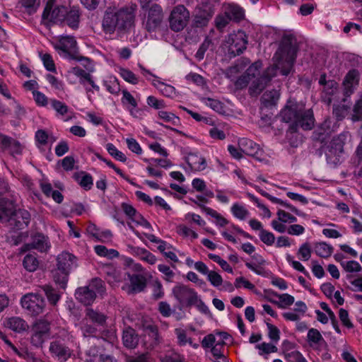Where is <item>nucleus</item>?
Listing matches in <instances>:
<instances>
[{"instance_id":"1","label":"nucleus","mask_w":362,"mask_h":362,"mask_svg":"<svg viewBox=\"0 0 362 362\" xmlns=\"http://www.w3.org/2000/svg\"><path fill=\"white\" fill-rule=\"evenodd\" d=\"M298 51V45L296 36L292 33H285L273 57L274 65L268 67L259 77L251 81L250 94H259L276 76L277 69L280 70L282 75H288L296 62Z\"/></svg>"},{"instance_id":"2","label":"nucleus","mask_w":362,"mask_h":362,"mask_svg":"<svg viewBox=\"0 0 362 362\" xmlns=\"http://www.w3.org/2000/svg\"><path fill=\"white\" fill-rule=\"evenodd\" d=\"M136 5L123 7L117 11L107 10L103 19V28L106 33L112 34L115 30L124 31L129 29L134 22V11Z\"/></svg>"},{"instance_id":"3","label":"nucleus","mask_w":362,"mask_h":362,"mask_svg":"<svg viewBox=\"0 0 362 362\" xmlns=\"http://www.w3.org/2000/svg\"><path fill=\"white\" fill-rule=\"evenodd\" d=\"M0 221L6 223L10 230L16 231L25 228L30 221V214L25 209H15L13 201L0 199Z\"/></svg>"},{"instance_id":"4","label":"nucleus","mask_w":362,"mask_h":362,"mask_svg":"<svg viewBox=\"0 0 362 362\" xmlns=\"http://www.w3.org/2000/svg\"><path fill=\"white\" fill-rule=\"evenodd\" d=\"M105 291L104 284L101 279H93L88 286L76 289L75 296L78 300L85 305L91 304L97 294H102Z\"/></svg>"},{"instance_id":"5","label":"nucleus","mask_w":362,"mask_h":362,"mask_svg":"<svg viewBox=\"0 0 362 362\" xmlns=\"http://www.w3.org/2000/svg\"><path fill=\"white\" fill-rule=\"evenodd\" d=\"M225 44L228 47L230 57H235L246 49L247 37L245 32L238 30L237 33L229 34L226 37Z\"/></svg>"},{"instance_id":"6","label":"nucleus","mask_w":362,"mask_h":362,"mask_svg":"<svg viewBox=\"0 0 362 362\" xmlns=\"http://www.w3.org/2000/svg\"><path fill=\"white\" fill-rule=\"evenodd\" d=\"M190 14L183 5H177L173 8L169 16L170 28L175 32L182 30L188 23Z\"/></svg>"},{"instance_id":"7","label":"nucleus","mask_w":362,"mask_h":362,"mask_svg":"<svg viewBox=\"0 0 362 362\" xmlns=\"http://www.w3.org/2000/svg\"><path fill=\"white\" fill-rule=\"evenodd\" d=\"M66 14V7L64 6H54L53 0H49L42 13V19L53 23H63Z\"/></svg>"},{"instance_id":"8","label":"nucleus","mask_w":362,"mask_h":362,"mask_svg":"<svg viewBox=\"0 0 362 362\" xmlns=\"http://www.w3.org/2000/svg\"><path fill=\"white\" fill-rule=\"evenodd\" d=\"M21 303L32 315H38L42 313L45 302L42 297L35 293H28L23 296Z\"/></svg>"},{"instance_id":"9","label":"nucleus","mask_w":362,"mask_h":362,"mask_svg":"<svg viewBox=\"0 0 362 362\" xmlns=\"http://www.w3.org/2000/svg\"><path fill=\"white\" fill-rule=\"evenodd\" d=\"M51 245L47 236L40 233L31 235V242L24 244L20 249V253H25L31 250H37L40 252H47Z\"/></svg>"},{"instance_id":"10","label":"nucleus","mask_w":362,"mask_h":362,"mask_svg":"<svg viewBox=\"0 0 362 362\" xmlns=\"http://www.w3.org/2000/svg\"><path fill=\"white\" fill-rule=\"evenodd\" d=\"M173 292L181 306L192 305L197 301V293L186 286H177L173 288Z\"/></svg>"},{"instance_id":"11","label":"nucleus","mask_w":362,"mask_h":362,"mask_svg":"<svg viewBox=\"0 0 362 362\" xmlns=\"http://www.w3.org/2000/svg\"><path fill=\"white\" fill-rule=\"evenodd\" d=\"M344 151V141L338 136L333 138L325 149L328 163L337 164L340 161V156Z\"/></svg>"},{"instance_id":"12","label":"nucleus","mask_w":362,"mask_h":362,"mask_svg":"<svg viewBox=\"0 0 362 362\" xmlns=\"http://www.w3.org/2000/svg\"><path fill=\"white\" fill-rule=\"evenodd\" d=\"M163 14L160 6L153 4L148 10V15L146 21V28L148 32L156 30L163 21Z\"/></svg>"},{"instance_id":"13","label":"nucleus","mask_w":362,"mask_h":362,"mask_svg":"<svg viewBox=\"0 0 362 362\" xmlns=\"http://www.w3.org/2000/svg\"><path fill=\"white\" fill-rule=\"evenodd\" d=\"M238 145L240 148V151L243 153L252 156L259 161L264 160L262 158L263 151L260 149L259 145L253 141L243 138L239 140Z\"/></svg>"},{"instance_id":"14","label":"nucleus","mask_w":362,"mask_h":362,"mask_svg":"<svg viewBox=\"0 0 362 362\" xmlns=\"http://www.w3.org/2000/svg\"><path fill=\"white\" fill-rule=\"evenodd\" d=\"M230 336L226 332H216L205 336L202 341V346L206 350L218 346H226Z\"/></svg>"},{"instance_id":"15","label":"nucleus","mask_w":362,"mask_h":362,"mask_svg":"<svg viewBox=\"0 0 362 362\" xmlns=\"http://www.w3.org/2000/svg\"><path fill=\"white\" fill-rule=\"evenodd\" d=\"M359 74L356 69L350 70L346 75L343 81V95L342 100L346 101V98L349 97L354 91V89L358 84Z\"/></svg>"},{"instance_id":"16","label":"nucleus","mask_w":362,"mask_h":362,"mask_svg":"<svg viewBox=\"0 0 362 362\" xmlns=\"http://www.w3.org/2000/svg\"><path fill=\"white\" fill-rule=\"evenodd\" d=\"M49 324L46 321H39L35 323L31 338V341L35 346H40L48 337Z\"/></svg>"},{"instance_id":"17","label":"nucleus","mask_w":362,"mask_h":362,"mask_svg":"<svg viewBox=\"0 0 362 362\" xmlns=\"http://www.w3.org/2000/svg\"><path fill=\"white\" fill-rule=\"evenodd\" d=\"M262 66V62H255L248 67L244 75L241 76L236 81V86L240 88H245L253 79L259 75V69Z\"/></svg>"},{"instance_id":"18","label":"nucleus","mask_w":362,"mask_h":362,"mask_svg":"<svg viewBox=\"0 0 362 362\" xmlns=\"http://www.w3.org/2000/svg\"><path fill=\"white\" fill-rule=\"evenodd\" d=\"M306 341L308 346L315 351H321L327 343L320 332L315 328H310L307 333Z\"/></svg>"},{"instance_id":"19","label":"nucleus","mask_w":362,"mask_h":362,"mask_svg":"<svg viewBox=\"0 0 362 362\" xmlns=\"http://www.w3.org/2000/svg\"><path fill=\"white\" fill-rule=\"evenodd\" d=\"M57 266L62 272H69L77 268L76 257L69 252H62L57 257Z\"/></svg>"},{"instance_id":"20","label":"nucleus","mask_w":362,"mask_h":362,"mask_svg":"<svg viewBox=\"0 0 362 362\" xmlns=\"http://www.w3.org/2000/svg\"><path fill=\"white\" fill-rule=\"evenodd\" d=\"M0 149L8 151L11 155L21 154V146L17 140L0 134Z\"/></svg>"},{"instance_id":"21","label":"nucleus","mask_w":362,"mask_h":362,"mask_svg":"<svg viewBox=\"0 0 362 362\" xmlns=\"http://www.w3.org/2000/svg\"><path fill=\"white\" fill-rule=\"evenodd\" d=\"M2 325L15 332H22L28 328L27 322L20 317H9L2 320Z\"/></svg>"},{"instance_id":"22","label":"nucleus","mask_w":362,"mask_h":362,"mask_svg":"<svg viewBox=\"0 0 362 362\" xmlns=\"http://www.w3.org/2000/svg\"><path fill=\"white\" fill-rule=\"evenodd\" d=\"M301 110V107H300L296 104H293L291 105H286L280 112L279 117L281 120L284 122H293L296 124L298 117H299V113Z\"/></svg>"},{"instance_id":"23","label":"nucleus","mask_w":362,"mask_h":362,"mask_svg":"<svg viewBox=\"0 0 362 362\" xmlns=\"http://www.w3.org/2000/svg\"><path fill=\"white\" fill-rule=\"evenodd\" d=\"M297 119L296 126L300 127L305 130H310L314 125V117L313 112L310 110H304L301 108Z\"/></svg>"},{"instance_id":"24","label":"nucleus","mask_w":362,"mask_h":362,"mask_svg":"<svg viewBox=\"0 0 362 362\" xmlns=\"http://www.w3.org/2000/svg\"><path fill=\"white\" fill-rule=\"evenodd\" d=\"M85 362H117L112 357L99 352L96 347L90 348L86 354Z\"/></svg>"},{"instance_id":"25","label":"nucleus","mask_w":362,"mask_h":362,"mask_svg":"<svg viewBox=\"0 0 362 362\" xmlns=\"http://www.w3.org/2000/svg\"><path fill=\"white\" fill-rule=\"evenodd\" d=\"M64 16L65 19L63 23H66L73 29H77L78 28L81 16V13L78 8L76 7H72L69 9L66 7V14Z\"/></svg>"},{"instance_id":"26","label":"nucleus","mask_w":362,"mask_h":362,"mask_svg":"<svg viewBox=\"0 0 362 362\" xmlns=\"http://www.w3.org/2000/svg\"><path fill=\"white\" fill-rule=\"evenodd\" d=\"M329 120H325L313 132L312 138L315 141L320 142L325 141L331 133Z\"/></svg>"},{"instance_id":"27","label":"nucleus","mask_w":362,"mask_h":362,"mask_svg":"<svg viewBox=\"0 0 362 362\" xmlns=\"http://www.w3.org/2000/svg\"><path fill=\"white\" fill-rule=\"evenodd\" d=\"M212 17V14L204 10H199L194 16L192 20V26L198 28H203L207 26L209 21Z\"/></svg>"},{"instance_id":"28","label":"nucleus","mask_w":362,"mask_h":362,"mask_svg":"<svg viewBox=\"0 0 362 362\" xmlns=\"http://www.w3.org/2000/svg\"><path fill=\"white\" fill-rule=\"evenodd\" d=\"M130 288L132 292H140L146 286L147 280L143 273H134L129 276Z\"/></svg>"},{"instance_id":"29","label":"nucleus","mask_w":362,"mask_h":362,"mask_svg":"<svg viewBox=\"0 0 362 362\" xmlns=\"http://www.w3.org/2000/svg\"><path fill=\"white\" fill-rule=\"evenodd\" d=\"M280 97L279 90L272 89L265 91L261 97V103L265 107L275 106Z\"/></svg>"},{"instance_id":"30","label":"nucleus","mask_w":362,"mask_h":362,"mask_svg":"<svg viewBox=\"0 0 362 362\" xmlns=\"http://www.w3.org/2000/svg\"><path fill=\"white\" fill-rule=\"evenodd\" d=\"M338 91V83L334 80H329L324 86V95H322V101L329 105L333 99L331 96L334 95Z\"/></svg>"},{"instance_id":"31","label":"nucleus","mask_w":362,"mask_h":362,"mask_svg":"<svg viewBox=\"0 0 362 362\" xmlns=\"http://www.w3.org/2000/svg\"><path fill=\"white\" fill-rule=\"evenodd\" d=\"M175 333L176 334L177 342L180 346H185L189 344L194 349H197L199 347V344L194 343L192 339L190 337H188L187 335V329L183 327H177L175 329Z\"/></svg>"},{"instance_id":"32","label":"nucleus","mask_w":362,"mask_h":362,"mask_svg":"<svg viewBox=\"0 0 362 362\" xmlns=\"http://www.w3.org/2000/svg\"><path fill=\"white\" fill-rule=\"evenodd\" d=\"M187 164L192 170L201 171L206 168V160L204 158L197 154L190 153L187 158Z\"/></svg>"},{"instance_id":"33","label":"nucleus","mask_w":362,"mask_h":362,"mask_svg":"<svg viewBox=\"0 0 362 362\" xmlns=\"http://www.w3.org/2000/svg\"><path fill=\"white\" fill-rule=\"evenodd\" d=\"M49 350L61 361H65L71 355L69 349L57 342H53L50 344Z\"/></svg>"},{"instance_id":"34","label":"nucleus","mask_w":362,"mask_h":362,"mask_svg":"<svg viewBox=\"0 0 362 362\" xmlns=\"http://www.w3.org/2000/svg\"><path fill=\"white\" fill-rule=\"evenodd\" d=\"M345 284L354 291H362V277L354 273H348L345 278Z\"/></svg>"},{"instance_id":"35","label":"nucleus","mask_w":362,"mask_h":362,"mask_svg":"<svg viewBox=\"0 0 362 362\" xmlns=\"http://www.w3.org/2000/svg\"><path fill=\"white\" fill-rule=\"evenodd\" d=\"M122 340L124 345L129 349L134 348L138 343L137 336L135 334V331L132 328H127L124 331Z\"/></svg>"},{"instance_id":"36","label":"nucleus","mask_w":362,"mask_h":362,"mask_svg":"<svg viewBox=\"0 0 362 362\" xmlns=\"http://www.w3.org/2000/svg\"><path fill=\"white\" fill-rule=\"evenodd\" d=\"M207 276L208 280L210 283L216 287L223 286V288L228 291H233V288L231 284L224 283L223 284V279L218 273H204Z\"/></svg>"},{"instance_id":"37","label":"nucleus","mask_w":362,"mask_h":362,"mask_svg":"<svg viewBox=\"0 0 362 362\" xmlns=\"http://www.w3.org/2000/svg\"><path fill=\"white\" fill-rule=\"evenodd\" d=\"M74 177L84 189L89 190L91 189L93 184V178L89 174L84 172L77 173L74 174Z\"/></svg>"},{"instance_id":"38","label":"nucleus","mask_w":362,"mask_h":362,"mask_svg":"<svg viewBox=\"0 0 362 362\" xmlns=\"http://www.w3.org/2000/svg\"><path fill=\"white\" fill-rule=\"evenodd\" d=\"M44 291L48 301L53 305H55L58 303L62 293L59 290L57 291L50 286H45L44 287Z\"/></svg>"},{"instance_id":"39","label":"nucleus","mask_w":362,"mask_h":362,"mask_svg":"<svg viewBox=\"0 0 362 362\" xmlns=\"http://www.w3.org/2000/svg\"><path fill=\"white\" fill-rule=\"evenodd\" d=\"M314 250L318 256L328 257L332 255L333 247L324 242L317 243L314 245Z\"/></svg>"},{"instance_id":"40","label":"nucleus","mask_w":362,"mask_h":362,"mask_svg":"<svg viewBox=\"0 0 362 362\" xmlns=\"http://www.w3.org/2000/svg\"><path fill=\"white\" fill-rule=\"evenodd\" d=\"M23 264L27 272H35L39 267V261L37 257L33 254L25 255Z\"/></svg>"},{"instance_id":"41","label":"nucleus","mask_w":362,"mask_h":362,"mask_svg":"<svg viewBox=\"0 0 362 362\" xmlns=\"http://www.w3.org/2000/svg\"><path fill=\"white\" fill-rule=\"evenodd\" d=\"M152 84L165 96L173 97L175 95V88L170 86L160 81H153Z\"/></svg>"},{"instance_id":"42","label":"nucleus","mask_w":362,"mask_h":362,"mask_svg":"<svg viewBox=\"0 0 362 362\" xmlns=\"http://www.w3.org/2000/svg\"><path fill=\"white\" fill-rule=\"evenodd\" d=\"M76 42L74 37L65 36L60 40V45L56 47L57 49L62 51L64 53H68L69 49H74L76 47Z\"/></svg>"},{"instance_id":"43","label":"nucleus","mask_w":362,"mask_h":362,"mask_svg":"<svg viewBox=\"0 0 362 362\" xmlns=\"http://www.w3.org/2000/svg\"><path fill=\"white\" fill-rule=\"evenodd\" d=\"M214 362H228L225 354V346H218L209 349Z\"/></svg>"},{"instance_id":"44","label":"nucleus","mask_w":362,"mask_h":362,"mask_svg":"<svg viewBox=\"0 0 362 362\" xmlns=\"http://www.w3.org/2000/svg\"><path fill=\"white\" fill-rule=\"evenodd\" d=\"M226 12L230 16V21H240L244 18L243 9L235 5L229 6Z\"/></svg>"},{"instance_id":"45","label":"nucleus","mask_w":362,"mask_h":362,"mask_svg":"<svg viewBox=\"0 0 362 362\" xmlns=\"http://www.w3.org/2000/svg\"><path fill=\"white\" fill-rule=\"evenodd\" d=\"M266 262L259 255H254L250 262L246 264L247 267L255 272H261L264 269Z\"/></svg>"},{"instance_id":"46","label":"nucleus","mask_w":362,"mask_h":362,"mask_svg":"<svg viewBox=\"0 0 362 362\" xmlns=\"http://www.w3.org/2000/svg\"><path fill=\"white\" fill-rule=\"evenodd\" d=\"M90 320L93 323L97 325H103L106 320V317L104 315L99 313L93 310L88 309L86 313V321Z\"/></svg>"},{"instance_id":"47","label":"nucleus","mask_w":362,"mask_h":362,"mask_svg":"<svg viewBox=\"0 0 362 362\" xmlns=\"http://www.w3.org/2000/svg\"><path fill=\"white\" fill-rule=\"evenodd\" d=\"M40 0H19V4L23 7L29 14L35 13L40 6Z\"/></svg>"},{"instance_id":"48","label":"nucleus","mask_w":362,"mask_h":362,"mask_svg":"<svg viewBox=\"0 0 362 362\" xmlns=\"http://www.w3.org/2000/svg\"><path fill=\"white\" fill-rule=\"evenodd\" d=\"M72 73L79 78V82L83 85H85V82L88 83L92 79V76L89 72H86L78 66L74 67Z\"/></svg>"},{"instance_id":"49","label":"nucleus","mask_w":362,"mask_h":362,"mask_svg":"<svg viewBox=\"0 0 362 362\" xmlns=\"http://www.w3.org/2000/svg\"><path fill=\"white\" fill-rule=\"evenodd\" d=\"M231 211L235 217L244 220L249 215V211L242 205L234 204L231 207Z\"/></svg>"},{"instance_id":"50","label":"nucleus","mask_w":362,"mask_h":362,"mask_svg":"<svg viewBox=\"0 0 362 362\" xmlns=\"http://www.w3.org/2000/svg\"><path fill=\"white\" fill-rule=\"evenodd\" d=\"M279 298V307L281 308H286L293 304L295 299L294 297L288 293H283L276 295Z\"/></svg>"},{"instance_id":"51","label":"nucleus","mask_w":362,"mask_h":362,"mask_svg":"<svg viewBox=\"0 0 362 362\" xmlns=\"http://www.w3.org/2000/svg\"><path fill=\"white\" fill-rule=\"evenodd\" d=\"M312 247L308 243H303L298 250L297 255L301 260L307 261L311 256Z\"/></svg>"},{"instance_id":"52","label":"nucleus","mask_w":362,"mask_h":362,"mask_svg":"<svg viewBox=\"0 0 362 362\" xmlns=\"http://www.w3.org/2000/svg\"><path fill=\"white\" fill-rule=\"evenodd\" d=\"M54 281L59 289L65 290L69 281L68 273H55Z\"/></svg>"},{"instance_id":"53","label":"nucleus","mask_w":362,"mask_h":362,"mask_svg":"<svg viewBox=\"0 0 362 362\" xmlns=\"http://www.w3.org/2000/svg\"><path fill=\"white\" fill-rule=\"evenodd\" d=\"M212 42L209 37L204 39L195 54V57L197 60L201 61L204 59L205 52L208 50Z\"/></svg>"},{"instance_id":"54","label":"nucleus","mask_w":362,"mask_h":362,"mask_svg":"<svg viewBox=\"0 0 362 362\" xmlns=\"http://www.w3.org/2000/svg\"><path fill=\"white\" fill-rule=\"evenodd\" d=\"M255 347L259 350V353L260 355L264 354H269L277 351V347L271 343L263 342L257 344Z\"/></svg>"},{"instance_id":"55","label":"nucleus","mask_w":362,"mask_h":362,"mask_svg":"<svg viewBox=\"0 0 362 362\" xmlns=\"http://www.w3.org/2000/svg\"><path fill=\"white\" fill-rule=\"evenodd\" d=\"M207 101L206 105L216 112L221 115L226 113L225 106L221 101L209 98H207Z\"/></svg>"},{"instance_id":"56","label":"nucleus","mask_w":362,"mask_h":362,"mask_svg":"<svg viewBox=\"0 0 362 362\" xmlns=\"http://www.w3.org/2000/svg\"><path fill=\"white\" fill-rule=\"evenodd\" d=\"M296 344L288 340H284L281 343V351L284 358H287V354L291 355L293 352L296 351Z\"/></svg>"},{"instance_id":"57","label":"nucleus","mask_w":362,"mask_h":362,"mask_svg":"<svg viewBox=\"0 0 362 362\" xmlns=\"http://www.w3.org/2000/svg\"><path fill=\"white\" fill-rule=\"evenodd\" d=\"M107 150L108 153L115 159L121 162H125L127 160V157L122 152L117 150L112 144H108L107 145Z\"/></svg>"},{"instance_id":"58","label":"nucleus","mask_w":362,"mask_h":362,"mask_svg":"<svg viewBox=\"0 0 362 362\" xmlns=\"http://www.w3.org/2000/svg\"><path fill=\"white\" fill-rule=\"evenodd\" d=\"M158 116L165 122H171L174 125H177L180 123V118L171 112L167 111H160L158 112Z\"/></svg>"},{"instance_id":"59","label":"nucleus","mask_w":362,"mask_h":362,"mask_svg":"<svg viewBox=\"0 0 362 362\" xmlns=\"http://www.w3.org/2000/svg\"><path fill=\"white\" fill-rule=\"evenodd\" d=\"M203 208L204 209V212L207 215H209L211 217L215 218L217 220V223L220 226H224L226 224H228V221L224 217L221 216V214H219L216 211H215L211 208H204V207H203Z\"/></svg>"},{"instance_id":"60","label":"nucleus","mask_w":362,"mask_h":362,"mask_svg":"<svg viewBox=\"0 0 362 362\" xmlns=\"http://www.w3.org/2000/svg\"><path fill=\"white\" fill-rule=\"evenodd\" d=\"M120 75L127 82L132 84H137L139 82L138 78L136 75L130 70L127 69H120Z\"/></svg>"},{"instance_id":"61","label":"nucleus","mask_w":362,"mask_h":362,"mask_svg":"<svg viewBox=\"0 0 362 362\" xmlns=\"http://www.w3.org/2000/svg\"><path fill=\"white\" fill-rule=\"evenodd\" d=\"M50 103L53 109L60 115H64L68 112V107L65 103L56 99H52Z\"/></svg>"},{"instance_id":"62","label":"nucleus","mask_w":362,"mask_h":362,"mask_svg":"<svg viewBox=\"0 0 362 362\" xmlns=\"http://www.w3.org/2000/svg\"><path fill=\"white\" fill-rule=\"evenodd\" d=\"M268 337L274 343H277L280 339V331L274 325L267 324Z\"/></svg>"},{"instance_id":"63","label":"nucleus","mask_w":362,"mask_h":362,"mask_svg":"<svg viewBox=\"0 0 362 362\" xmlns=\"http://www.w3.org/2000/svg\"><path fill=\"white\" fill-rule=\"evenodd\" d=\"M285 360L287 362H308L302 353L298 350L291 355L287 354V358Z\"/></svg>"},{"instance_id":"64","label":"nucleus","mask_w":362,"mask_h":362,"mask_svg":"<svg viewBox=\"0 0 362 362\" xmlns=\"http://www.w3.org/2000/svg\"><path fill=\"white\" fill-rule=\"evenodd\" d=\"M361 119H362V98L355 104L354 114L352 115L353 121H358Z\"/></svg>"}]
</instances>
